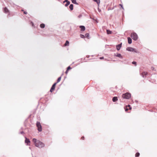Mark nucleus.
<instances>
[{
  "label": "nucleus",
  "instance_id": "nucleus-1",
  "mask_svg": "<svg viewBox=\"0 0 157 157\" xmlns=\"http://www.w3.org/2000/svg\"><path fill=\"white\" fill-rule=\"evenodd\" d=\"M33 141L35 146L41 148L44 146L45 145L43 143L39 140H37L36 139H33Z\"/></svg>",
  "mask_w": 157,
  "mask_h": 157
},
{
  "label": "nucleus",
  "instance_id": "nucleus-2",
  "mask_svg": "<svg viewBox=\"0 0 157 157\" xmlns=\"http://www.w3.org/2000/svg\"><path fill=\"white\" fill-rule=\"evenodd\" d=\"M131 37L135 40H137L138 38L137 35L135 33H132L131 34Z\"/></svg>",
  "mask_w": 157,
  "mask_h": 157
},
{
  "label": "nucleus",
  "instance_id": "nucleus-3",
  "mask_svg": "<svg viewBox=\"0 0 157 157\" xmlns=\"http://www.w3.org/2000/svg\"><path fill=\"white\" fill-rule=\"evenodd\" d=\"M122 97L124 98L128 99L131 97V94L128 93L123 94L122 95Z\"/></svg>",
  "mask_w": 157,
  "mask_h": 157
},
{
  "label": "nucleus",
  "instance_id": "nucleus-4",
  "mask_svg": "<svg viewBox=\"0 0 157 157\" xmlns=\"http://www.w3.org/2000/svg\"><path fill=\"white\" fill-rule=\"evenodd\" d=\"M36 125L38 131L39 132L41 131L42 130V127L40 122L38 121L37 122Z\"/></svg>",
  "mask_w": 157,
  "mask_h": 157
},
{
  "label": "nucleus",
  "instance_id": "nucleus-5",
  "mask_svg": "<svg viewBox=\"0 0 157 157\" xmlns=\"http://www.w3.org/2000/svg\"><path fill=\"white\" fill-rule=\"evenodd\" d=\"M126 50L127 51H130V52H137L135 49V48H133L130 47H127L126 48Z\"/></svg>",
  "mask_w": 157,
  "mask_h": 157
},
{
  "label": "nucleus",
  "instance_id": "nucleus-6",
  "mask_svg": "<svg viewBox=\"0 0 157 157\" xmlns=\"http://www.w3.org/2000/svg\"><path fill=\"white\" fill-rule=\"evenodd\" d=\"M56 84L57 83H55L52 85L50 90V91L51 92H52L55 89V86Z\"/></svg>",
  "mask_w": 157,
  "mask_h": 157
},
{
  "label": "nucleus",
  "instance_id": "nucleus-7",
  "mask_svg": "<svg viewBox=\"0 0 157 157\" xmlns=\"http://www.w3.org/2000/svg\"><path fill=\"white\" fill-rule=\"evenodd\" d=\"M122 44V43H121L120 44H119L116 45L117 49L118 51H119V50H120L121 48V47Z\"/></svg>",
  "mask_w": 157,
  "mask_h": 157
},
{
  "label": "nucleus",
  "instance_id": "nucleus-8",
  "mask_svg": "<svg viewBox=\"0 0 157 157\" xmlns=\"http://www.w3.org/2000/svg\"><path fill=\"white\" fill-rule=\"evenodd\" d=\"M147 72H143L141 74V76L143 78H145L146 75H147Z\"/></svg>",
  "mask_w": 157,
  "mask_h": 157
},
{
  "label": "nucleus",
  "instance_id": "nucleus-9",
  "mask_svg": "<svg viewBox=\"0 0 157 157\" xmlns=\"http://www.w3.org/2000/svg\"><path fill=\"white\" fill-rule=\"evenodd\" d=\"M25 142L26 143L28 144L29 143H30V141L29 140V139H27L26 137H25Z\"/></svg>",
  "mask_w": 157,
  "mask_h": 157
},
{
  "label": "nucleus",
  "instance_id": "nucleus-10",
  "mask_svg": "<svg viewBox=\"0 0 157 157\" xmlns=\"http://www.w3.org/2000/svg\"><path fill=\"white\" fill-rule=\"evenodd\" d=\"M79 27L81 29V31H84L85 29V26H82V25L80 26H79Z\"/></svg>",
  "mask_w": 157,
  "mask_h": 157
},
{
  "label": "nucleus",
  "instance_id": "nucleus-11",
  "mask_svg": "<svg viewBox=\"0 0 157 157\" xmlns=\"http://www.w3.org/2000/svg\"><path fill=\"white\" fill-rule=\"evenodd\" d=\"M128 43L129 44H131L132 43V39L129 37L128 38Z\"/></svg>",
  "mask_w": 157,
  "mask_h": 157
},
{
  "label": "nucleus",
  "instance_id": "nucleus-12",
  "mask_svg": "<svg viewBox=\"0 0 157 157\" xmlns=\"http://www.w3.org/2000/svg\"><path fill=\"white\" fill-rule=\"evenodd\" d=\"M116 56L119 57L120 58L122 59L123 58L122 56L120 54L117 53L116 55H115Z\"/></svg>",
  "mask_w": 157,
  "mask_h": 157
},
{
  "label": "nucleus",
  "instance_id": "nucleus-13",
  "mask_svg": "<svg viewBox=\"0 0 157 157\" xmlns=\"http://www.w3.org/2000/svg\"><path fill=\"white\" fill-rule=\"evenodd\" d=\"M118 100L117 98L116 97H114L112 99V100L113 102H115Z\"/></svg>",
  "mask_w": 157,
  "mask_h": 157
},
{
  "label": "nucleus",
  "instance_id": "nucleus-14",
  "mask_svg": "<svg viewBox=\"0 0 157 157\" xmlns=\"http://www.w3.org/2000/svg\"><path fill=\"white\" fill-rule=\"evenodd\" d=\"M4 13H6L9 12V10L6 7H5L4 9Z\"/></svg>",
  "mask_w": 157,
  "mask_h": 157
},
{
  "label": "nucleus",
  "instance_id": "nucleus-15",
  "mask_svg": "<svg viewBox=\"0 0 157 157\" xmlns=\"http://www.w3.org/2000/svg\"><path fill=\"white\" fill-rule=\"evenodd\" d=\"M73 5L72 4H71L69 6V8L71 10H73Z\"/></svg>",
  "mask_w": 157,
  "mask_h": 157
},
{
  "label": "nucleus",
  "instance_id": "nucleus-16",
  "mask_svg": "<svg viewBox=\"0 0 157 157\" xmlns=\"http://www.w3.org/2000/svg\"><path fill=\"white\" fill-rule=\"evenodd\" d=\"M69 44V41L68 40H67L66 41V42H65V43L64 44V46H66L68 45Z\"/></svg>",
  "mask_w": 157,
  "mask_h": 157
},
{
  "label": "nucleus",
  "instance_id": "nucleus-17",
  "mask_svg": "<svg viewBox=\"0 0 157 157\" xmlns=\"http://www.w3.org/2000/svg\"><path fill=\"white\" fill-rule=\"evenodd\" d=\"M94 1L96 2L99 5L100 3V0H93Z\"/></svg>",
  "mask_w": 157,
  "mask_h": 157
},
{
  "label": "nucleus",
  "instance_id": "nucleus-18",
  "mask_svg": "<svg viewBox=\"0 0 157 157\" xmlns=\"http://www.w3.org/2000/svg\"><path fill=\"white\" fill-rule=\"evenodd\" d=\"M107 34H111L112 33V31L109 30H106Z\"/></svg>",
  "mask_w": 157,
  "mask_h": 157
},
{
  "label": "nucleus",
  "instance_id": "nucleus-19",
  "mask_svg": "<svg viewBox=\"0 0 157 157\" xmlns=\"http://www.w3.org/2000/svg\"><path fill=\"white\" fill-rule=\"evenodd\" d=\"M40 27L42 28H43L45 27V25L44 24H41L40 25Z\"/></svg>",
  "mask_w": 157,
  "mask_h": 157
},
{
  "label": "nucleus",
  "instance_id": "nucleus-20",
  "mask_svg": "<svg viewBox=\"0 0 157 157\" xmlns=\"http://www.w3.org/2000/svg\"><path fill=\"white\" fill-rule=\"evenodd\" d=\"M72 2L75 4H78V3L76 2V0H72Z\"/></svg>",
  "mask_w": 157,
  "mask_h": 157
},
{
  "label": "nucleus",
  "instance_id": "nucleus-21",
  "mask_svg": "<svg viewBox=\"0 0 157 157\" xmlns=\"http://www.w3.org/2000/svg\"><path fill=\"white\" fill-rule=\"evenodd\" d=\"M61 77H60L58 78V79L57 80V82H56L57 83L59 82L60 81L61 79Z\"/></svg>",
  "mask_w": 157,
  "mask_h": 157
},
{
  "label": "nucleus",
  "instance_id": "nucleus-22",
  "mask_svg": "<svg viewBox=\"0 0 157 157\" xmlns=\"http://www.w3.org/2000/svg\"><path fill=\"white\" fill-rule=\"evenodd\" d=\"M70 4V2L69 1H68L67 2V3L65 5V6H67L69 5Z\"/></svg>",
  "mask_w": 157,
  "mask_h": 157
},
{
  "label": "nucleus",
  "instance_id": "nucleus-23",
  "mask_svg": "<svg viewBox=\"0 0 157 157\" xmlns=\"http://www.w3.org/2000/svg\"><path fill=\"white\" fill-rule=\"evenodd\" d=\"M140 155V153L139 152H137L136 153L135 156L136 157H138Z\"/></svg>",
  "mask_w": 157,
  "mask_h": 157
},
{
  "label": "nucleus",
  "instance_id": "nucleus-24",
  "mask_svg": "<svg viewBox=\"0 0 157 157\" xmlns=\"http://www.w3.org/2000/svg\"><path fill=\"white\" fill-rule=\"evenodd\" d=\"M132 63L133 64H135V65L136 66V62H135V61H133V62H132Z\"/></svg>",
  "mask_w": 157,
  "mask_h": 157
},
{
  "label": "nucleus",
  "instance_id": "nucleus-25",
  "mask_svg": "<svg viewBox=\"0 0 157 157\" xmlns=\"http://www.w3.org/2000/svg\"><path fill=\"white\" fill-rule=\"evenodd\" d=\"M71 69V67L70 66H69L68 67H67V71H68L70 69Z\"/></svg>",
  "mask_w": 157,
  "mask_h": 157
},
{
  "label": "nucleus",
  "instance_id": "nucleus-26",
  "mask_svg": "<svg viewBox=\"0 0 157 157\" xmlns=\"http://www.w3.org/2000/svg\"><path fill=\"white\" fill-rule=\"evenodd\" d=\"M85 36L86 37H88L89 36V34L88 33H86L85 34Z\"/></svg>",
  "mask_w": 157,
  "mask_h": 157
},
{
  "label": "nucleus",
  "instance_id": "nucleus-27",
  "mask_svg": "<svg viewBox=\"0 0 157 157\" xmlns=\"http://www.w3.org/2000/svg\"><path fill=\"white\" fill-rule=\"evenodd\" d=\"M80 36L82 38H83L84 37V36L82 34H81L80 35Z\"/></svg>",
  "mask_w": 157,
  "mask_h": 157
},
{
  "label": "nucleus",
  "instance_id": "nucleus-28",
  "mask_svg": "<svg viewBox=\"0 0 157 157\" xmlns=\"http://www.w3.org/2000/svg\"><path fill=\"white\" fill-rule=\"evenodd\" d=\"M119 5H120V6H121V7L122 8V9H124V8H123V6L122 5H121V4H120Z\"/></svg>",
  "mask_w": 157,
  "mask_h": 157
},
{
  "label": "nucleus",
  "instance_id": "nucleus-29",
  "mask_svg": "<svg viewBox=\"0 0 157 157\" xmlns=\"http://www.w3.org/2000/svg\"><path fill=\"white\" fill-rule=\"evenodd\" d=\"M68 0H65L64 1H63V2L65 3V2H68Z\"/></svg>",
  "mask_w": 157,
  "mask_h": 157
},
{
  "label": "nucleus",
  "instance_id": "nucleus-30",
  "mask_svg": "<svg viewBox=\"0 0 157 157\" xmlns=\"http://www.w3.org/2000/svg\"><path fill=\"white\" fill-rule=\"evenodd\" d=\"M128 107H129V109H131V108L130 107V105H128Z\"/></svg>",
  "mask_w": 157,
  "mask_h": 157
},
{
  "label": "nucleus",
  "instance_id": "nucleus-31",
  "mask_svg": "<svg viewBox=\"0 0 157 157\" xmlns=\"http://www.w3.org/2000/svg\"><path fill=\"white\" fill-rule=\"evenodd\" d=\"M100 59H104V57H100Z\"/></svg>",
  "mask_w": 157,
  "mask_h": 157
},
{
  "label": "nucleus",
  "instance_id": "nucleus-32",
  "mask_svg": "<svg viewBox=\"0 0 157 157\" xmlns=\"http://www.w3.org/2000/svg\"><path fill=\"white\" fill-rule=\"evenodd\" d=\"M68 72V71H67V70H66V71L65 72V73L66 74H67Z\"/></svg>",
  "mask_w": 157,
  "mask_h": 157
},
{
  "label": "nucleus",
  "instance_id": "nucleus-33",
  "mask_svg": "<svg viewBox=\"0 0 157 157\" xmlns=\"http://www.w3.org/2000/svg\"><path fill=\"white\" fill-rule=\"evenodd\" d=\"M24 13L25 14H27V12H26V11H25L24 12Z\"/></svg>",
  "mask_w": 157,
  "mask_h": 157
},
{
  "label": "nucleus",
  "instance_id": "nucleus-34",
  "mask_svg": "<svg viewBox=\"0 0 157 157\" xmlns=\"http://www.w3.org/2000/svg\"><path fill=\"white\" fill-rule=\"evenodd\" d=\"M21 134H23V133H24V132L23 131H22V132H20Z\"/></svg>",
  "mask_w": 157,
  "mask_h": 157
},
{
  "label": "nucleus",
  "instance_id": "nucleus-35",
  "mask_svg": "<svg viewBox=\"0 0 157 157\" xmlns=\"http://www.w3.org/2000/svg\"><path fill=\"white\" fill-rule=\"evenodd\" d=\"M84 136H83L81 138V139H82V140H84Z\"/></svg>",
  "mask_w": 157,
  "mask_h": 157
},
{
  "label": "nucleus",
  "instance_id": "nucleus-36",
  "mask_svg": "<svg viewBox=\"0 0 157 157\" xmlns=\"http://www.w3.org/2000/svg\"><path fill=\"white\" fill-rule=\"evenodd\" d=\"M128 109H125V111H127L128 110Z\"/></svg>",
  "mask_w": 157,
  "mask_h": 157
},
{
  "label": "nucleus",
  "instance_id": "nucleus-37",
  "mask_svg": "<svg viewBox=\"0 0 157 157\" xmlns=\"http://www.w3.org/2000/svg\"><path fill=\"white\" fill-rule=\"evenodd\" d=\"M81 15H79V16H78V17H81Z\"/></svg>",
  "mask_w": 157,
  "mask_h": 157
},
{
  "label": "nucleus",
  "instance_id": "nucleus-38",
  "mask_svg": "<svg viewBox=\"0 0 157 157\" xmlns=\"http://www.w3.org/2000/svg\"><path fill=\"white\" fill-rule=\"evenodd\" d=\"M31 23L32 24V25H33V23L32 22H31Z\"/></svg>",
  "mask_w": 157,
  "mask_h": 157
},
{
  "label": "nucleus",
  "instance_id": "nucleus-39",
  "mask_svg": "<svg viewBox=\"0 0 157 157\" xmlns=\"http://www.w3.org/2000/svg\"><path fill=\"white\" fill-rule=\"evenodd\" d=\"M29 148L30 149H31V147H29Z\"/></svg>",
  "mask_w": 157,
  "mask_h": 157
},
{
  "label": "nucleus",
  "instance_id": "nucleus-40",
  "mask_svg": "<svg viewBox=\"0 0 157 157\" xmlns=\"http://www.w3.org/2000/svg\"><path fill=\"white\" fill-rule=\"evenodd\" d=\"M71 1H72V0H71Z\"/></svg>",
  "mask_w": 157,
  "mask_h": 157
}]
</instances>
